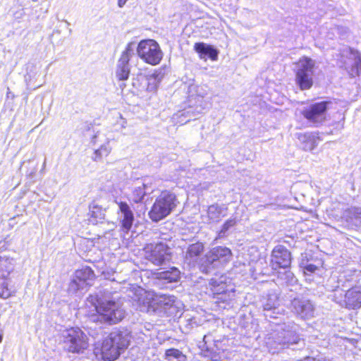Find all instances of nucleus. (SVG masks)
I'll return each instance as SVG.
<instances>
[{"mask_svg":"<svg viewBox=\"0 0 361 361\" xmlns=\"http://www.w3.org/2000/svg\"><path fill=\"white\" fill-rule=\"evenodd\" d=\"M295 64L298 68L295 71V81L302 91L310 90L314 85V71L315 61L311 58L303 56Z\"/></svg>","mask_w":361,"mask_h":361,"instance_id":"7ed1b4c3","label":"nucleus"},{"mask_svg":"<svg viewBox=\"0 0 361 361\" xmlns=\"http://www.w3.org/2000/svg\"><path fill=\"white\" fill-rule=\"evenodd\" d=\"M118 6L120 8H123L128 0H117Z\"/></svg>","mask_w":361,"mask_h":361,"instance_id":"c756f323","label":"nucleus"},{"mask_svg":"<svg viewBox=\"0 0 361 361\" xmlns=\"http://www.w3.org/2000/svg\"><path fill=\"white\" fill-rule=\"evenodd\" d=\"M111 152V147L108 145H102L99 148L94 150L92 159L94 161H99L107 157Z\"/></svg>","mask_w":361,"mask_h":361,"instance_id":"bb28decb","label":"nucleus"},{"mask_svg":"<svg viewBox=\"0 0 361 361\" xmlns=\"http://www.w3.org/2000/svg\"><path fill=\"white\" fill-rule=\"evenodd\" d=\"M209 287L211 297L217 305H228L232 301L235 290L226 281L212 279L209 282Z\"/></svg>","mask_w":361,"mask_h":361,"instance_id":"6e6552de","label":"nucleus"},{"mask_svg":"<svg viewBox=\"0 0 361 361\" xmlns=\"http://www.w3.org/2000/svg\"><path fill=\"white\" fill-rule=\"evenodd\" d=\"M155 293L152 291H144L137 298V303L140 310L147 312H157V305L154 299Z\"/></svg>","mask_w":361,"mask_h":361,"instance_id":"f3484780","label":"nucleus"},{"mask_svg":"<svg viewBox=\"0 0 361 361\" xmlns=\"http://www.w3.org/2000/svg\"><path fill=\"white\" fill-rule=\"evenodd\" d=\"M63 343L67 350L72 353H82L89 347V338L78 327H71L66 331Z\"/></svg>","mask_w":361,"mask_h":361,"instance_id":"0eeeda50","label":"nucleus"},{"mask_svg":"<svg viewBox=\"0 0 361 361\" xmlns=\"http://www.w3.org/2000/svg\"><path fill=\"white\" fill-rule=\"evenodd\" d=\"M179 202L176 195L169 190H163L156 197L148 216L153 222H159L169 216Z\"/></svg>","mask_w":361,"mask_h":361,"instance_id":"f257e3e1","label":"nucleus"},{"mask_svg":"<svg viewBox=\"0 0 361 361\" xmlns=\"http://www.w3.org/2000/svg\"><path fill=\"white\" fill-rule=\"evenodd\" d=\"M164 357L167 361H172L176 359L178 361L186 359V356L180 350L174 348H169L165 350Z\"/></svg>","mask_w":361,"mask_h":361,"instance_id":"393cba45","label":"nucleus"},{"mask_svg":"<svg viewBox=\"0 0 361 361\" xmlns=\"http://www.w3.org/2000/svg\"><path fill=\"white\" fill-rule=\"evenodd\" d=\"M231 221H232L231 220V221H226V222L225 223V224H224V226L226 227L227 225L228 226L229 223H230V222H231Z\"/></svg>","mask_w":361,"mask_h":361,"instance_id":"2f4dec72","label":"nucleus"},{"mask_svg":"<svg viewBox=\"0 0 361 361\" xmlns=\"http://www.w3.org/2000/svg\"><path fill=\"white\" fill-rule=\"evenodd\" d=\"M105 219L104 209L102 206L92 202L89 207L88 220L95 225L102 222Z\"/></svg>","mask_w":361,"mask_h":361,"instance_id":"6ab92c4d","label":"nucleus"},{"mask_svg":"<svg viewBox=\"0 0 361 361\" xmlns=\"http://www.w3.org/2000/svg\"><path fill=\"white\" fill-rule=\"evenodd\" d=\"M14 290L9 286L8 280L6 279L0 283V298L7 299L12 296Z\"/></svg>","mask_w":361,"mask_h":361,"instance_id":"cd10ccee","label":"nucleus"},{"mask_svg":"<svg viewBox=\"0 0 361 361\" xmlns=\"http://www.w3.org/2000/svg\"><path fill=\"white\" fill-rule=\"evenodd\" d=\"M119 212L122 214V219L120 221L121 228L123 231L128 233L132 228L135 218L133 211L126 202H119L117 203Z\"/></svg>","mask_w":361,"mask_h":361,"instance_id":"2eb2a0df","label":"nucleus"},{"mask_svg":"<svg viewBox=\"0 0 361 361\" xmlns=\"http://www.w3.org/2000/svg\"><path fill=\"white\" fill-rule=\"evenodd\" d=\"M293 262L292 253L282 245H277L271 251L269 267L273 276H279L280 271L289 272Z\"/></svg>","mask_w":361,"mask_h":361,"instance_id":"20e7f679","label":"nucleus"},{"mask_svg":"<svg viewBox=\"0 0 361 361\" xmlns=\"http://www.w3.org/2000/svg\"><path fill=\"white\" fill-rule=\"evenodd\" d=\"M204 250V243L197 241L188 245L185 252V258L188 259H197L203 253Z\"/></svg>","mask_w":361,"mask_h":361,"instance_id":"4be33fe9","label":"nucleus"},{"mask_svg":"<svg viewBox=\"0 0 361 361\" xmlns=\"http://www.w3.org/2000/svg\"><path fill=\"white\" fill-rule=\"evenodd\" d=\"M146 195V186L142 185L140 187L135 188L132 191L130 200L134 203H140Z\"/></svg>","mask_w":361,"mask_h":361,"instance_id":"a878e982","label":"nucleus"},{"mask_svg":"<svg viewBox=\"0 0 361 361\" xmlns=\"http://www.w3.org/2000/svg\"><path fill=\"white\" fill-rule=\"evenodd\" d=\"M146 257L155 265H161L166 256H170L169 247L162 243H152L144 247Z\"/></svg>","mask_w":361,"mask_h":361,"instance_id":"9b49d317","label":"nucleus"},{"mask_svg":"<svg viewBox=\"0 0 361 361\" xmlns=\"http://www.w3.org/2000/svg\"><path fill=\"white\" fill-rule=\"evenodd\" d=\"M107 338L111 341V343H113L120 352L121 350L127 348L130 344L129 340L122 332L111 334Z\"/></svg>","mask_w":361,"mask_h":361,"instance_id":"412c9836","label":"nucleus"},{"mask_svg":"<svg viewBox=\"0 0 361 361\" xmlns=\"http://www.w3.org/2000/svg\"><path fill=\"white\" fill-rule=\"evenodd\" d=\"M318 269V267L312 264H307L303 267V272L305 274H313L316 272Z\"/></svg>","mask_w":361,"mask_h":361,"instance_id":"c85d7f7f","label":"nucleus"},{"mask_svg":"<svg viewBox=\"0 0 361 361\" xmlns=\"http://www.w3.org/2000/svg\"><path fill=\"white\" fill-rule=\"evenodd\" d=\"M194 50L198 54L201 59H209L212 61H216L219 51L209 44L204 42H197L194 44Z\"/></svg>","mask_w":361,"mask_h":361,"instance_id":"a211bd4d","label":"nucleus"},{"mask_svg":"<svg viewBox=\"0 0 361 361\" xmlns=\"http://www.w3.org/2000/svg\"><path fill=\"white\" fill-rule=\"evenodd\" d=\"M298 139L300 141L302 149L304 151L313 150L321 141L319 132L299 133Z\"/></svg>","mask_w":361,"mask_h":361,"instance_id":"dca6fc26","label":"nucleus"},{"mask_svg":"<svg viewBox=\"0 0 361 361\" xmlns=\"http://www.w3.org/2000/svg\"><path fill=\"white\" fill-rule=\"evenodd\" d=\"M132 48L128 44L125 50L121 53L118 59V63L116 68V75L119 80H126L129 78L130 68L129 61L131 56Z\"/></svg>","mask_w":361,"mask_h":361,"instance_id":"ddd939ff","label":"nucleus"},{"mask_svg":"<svg viewBox=\"0 0 361 361\" xmlns=\"http://www.w3.org/2000/svg\"><path fill=\"white\" fill-rule=\"evenodd\" d=\"M232 256L229 247L220 245L212 247L204 255L200 269L204 274H209L214 269H223L231 260Z\"/></svg>","mask_w":361,"mask_h":361,"instance_id":"f03ea898","label":"nucleus"},{"mask_svg":"<svg viewBox=\"0 0 361 361\" xmlns=\"http://www.w3.org/2000/svg\"><path fill=\"white\" fill-rule=\"evenodd\" d=\"M95 353L104 361H114L119 357L121 352L111 343L109 339L103 340L99 347L95 348Z\"/></svg>","mask_w":361,"mask_h":361,"instance_id":"4468645a","label":"nucleus"},{"mask_svg":"<svg viewBox=\"0 0 361 361\" xmlns=\"http://www.w3.org/2000/svg\"><path fill=\"white\" fill-rule=\"evenodd\" d=\"M333 300L348 310L361 308V285H354L343 291L336 292Z\"/></svg>","mask_w":361,"mask_h":361,"instance_id":"423d86ee","label":"nucleus"},{"mask_svg":"<svg viewBox=\"0 0 361 361\" xmlns=\"http://www.w3.org/2000/svg\"><path fill=\"white\" fill-rule=\"evenodd\" d=\"M283 243H286L289 246H291L290 242L289 240H283Z\"/></svg>","mask_w":361,"mask_h":361,"instance_id":"7c9ffc66","label":"nucleus"},{"mask_svg":"<svg viewBox=\"0 0 361 361\" xmlns=\"http://www.w3.org/2000/svg\"><path fill=\"white\" fill-rule=\"evenodd\" d=\"M156 279L166 281L168 283L176 282L180 279V271L176 267H173L169 270L157 273Z\"/></svg>","mask_w":361,"mask_h":361,"instance_id":"aec40b11","label":"nucleus"},{"mask_svg":"<svg viewBox=\"0 0 361 361\" xmlns=\"http://www.w3.org/2000/svg\"><path fill=\"white\" fill-rule=\"evenodd\" d=\"M147 84L146 90L148 92H155L160 82V72L154 71V72L146 77Z\"/></svg>","mask_w":361,"mask_h":361,"instance_id":"b1692460","label":"nucleus"},{"mask_svg":"<svg viewBox=\"0 0 361 361\" xmlns=\"http://www.w3.org/2000/svg\"><path fill=\"white\" fill-rule=\"evenodd\" d=\"M97 313L102 317L104 321L110 324H116L122 320L124 313L121 307L113 300H102L95 306Z\"/></svg>","mask_w":361,"mask_h":361,"instance_id":"1a4fd4ad","label":"nucleus"},{"mask_svg":"<svg viewBox=\"0 0 361 361\" xmlns=\"http://www.w3.org/2000/svg\"><path fill=\"white\" fill-rule=\"evenodd\" d=\"M154 299L157 305V311L163 308L171 307L175 301L174 296L166 294L159 295L156 293Z\"/></svg>","mask_w":361,"mask_h":361,"instance_id":"5701e85b","label":"nucleus"},{"mask_svg":"<svg viewBox=\"0 0 361 361\" xmlns=\"http://www.w3.org/2000/svg\"><path fill=\"white\" fill-rule=\"evenodd\" d=\"M138 56L146 63L157 66L163 58V52L158 42L152 39L141 40L137 47Z\"/></svg>","mask_w":361,"mask_h":361,"instance_id":"39448f33","label":"nucleus"},{"mask_svg":"<svg viewBox=\"0 0 361 361\" xmlns=\"http://www.w3.org/2000/svg\"><path fill=\"white\" fill-rule=\"evenodd\" d=\"M331 103V102L329 100L313 103L302 110V115L312 123H322L326 118L325 114Z\"/></svg>","mask_w":361,"mask_h":361,"instance_id":"f8f14e48","label":"nucleus"},{"mask_svg":"<svg viewBox=\"0 0 361 361\" xmlns=\"http://www.w3.org/2000/svg\"><path fill=\"white\" fill-rule=\"evenodd\" d=\"M96 279L94 270L88 266L82 267L75 271L74 278L69 283V290L76 293L79 290L90 287Z\"/></svg>","mask_w":361,"mask_h":361,"instance_id":"9d476101","label":"nucleus"}]
</instances>
